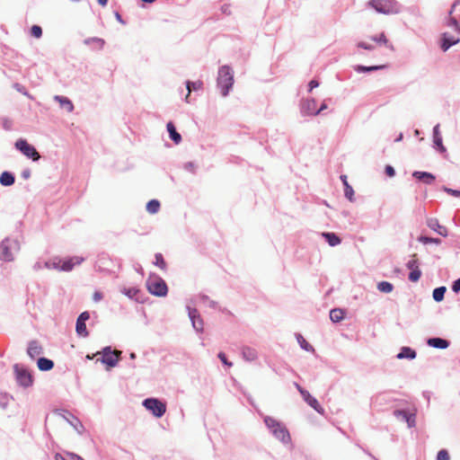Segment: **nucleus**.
<instances>
[{"label":"nucleus","instance_id":"0e129e2a","mask_svg":"<svg viewBox=\"0 0 460 460\" xmlns=\"http://www.w3.org/2000/svg\"><path fill=\"white\" fill-rule=\"evenodd\" d=\"M343 184H344L345 188H347V186H349L348 181H345Z\"/></svg>","mask_w":460,"mask_h":460},{"label":"nucleus","instance_id":"a211bd4d","mask_svg":"<svg viewBox=\"0 0 460 460\" xmlns=\"http://www.w3.org/2000/svg\"><path fill=\"white\" fill-rule=\"evenodd\" d=\"M459 42L458 38L450 36L448 33H444L442 38L441 48L444 51L447 50L451 46Z\"/></svg>","mask_w":460,"mask_h":460},{"label":"nucleus","instance_id":"c85d7f7f","mask_svg":"<svg viewBox=\"0 0 460 460\" xmlns=\"http://www.w3.org/2000/svg\"><path fill=\"white\" fill-rule=\"evenodd\" d=\"M434 143L441 153L446 152V147L442 144V137L439 135L438 125L434 128Z\"/></svg>","mask_w":460,"mask_h":460},{"label":"nucleus","instance_id":"4468645a","mask_svg":"<svg viewBox=\"0 0 460 460\" xmlns=\"http://www.w3.org/2000/svg\"><path fill=\"white\" fill-rule=\"evenodd\" d=\"M412 176L415 179H417L418 181H422L425 184H432L436 180L435 175H433L430 172H427L416 171L412 173Z\"/></svg>","mask_w":460,"mask_h":460},{"label":"nucleus","instance_id":"f257e3e1","mask_svg":"<svg viewBox=\"0 0 460 460\" xmlns=\"http://www.w3.org/2000/svg\"><path fill=\"white\" fill-rule=\"evenodd\" d=\"M357 46L366 50H374L381 46H385L390 51L394 50V45L388 40L384 32L373 36L367 35L365 39L358 42Z\"/></svg>","mask_w":460,"mask_h":460},{"label":"nucleus","instance_id":"9b49d317","mask_svg":"<svg viewBox=\"0 0 460 460\" xmlns=\"http://www.w3.org/2000/svg\"><path fill=\"white\" fill-rule=\"evenodd\" d=\"M84 261L83 257L74 256L68 259H63L62 265L60 267V270L63 271H70L76 265H80Z\"/></svg>","mask_w":460,"mask_h":460},{"label":"nucleus","instance_id":"0eeeda50","mask_svg":"<svg viewBox=\"0 0 460 460\" xmlns=\"http://www.w3.org/2000/svg\"><path fill=\"white\" fill-rule=\"evenodd\" d=\"M15 147L25 156L32 159L33 161H37L40 157L35 147L30 145L25 139H18L15 143Z\"/></svg>","mask_w":460,"mask_h":460},{"label":"nucleus","instance_id":"423d86ee","mask_svg":"<svg viewBox=\"0 0 460 460\" xmlns=\"http://www.w3.org/2000/svg\"><path fill=\"white\" fill-rule=\"evenodd\" d=\"M143 405L150 411L156 418H161L165 411L166 405L155 398H148L143 402Z\"/></svg>","mask_w":460,"mask_h":460},{"label":"nucleus","instance_id":"b1692460","mask_svg":"<svg viewBox=\"0 0 460 460\" xmlns=\"http://www.w3.org/2000/svg\"><path fill=\"white\" fill-rule=\"evenodd\" d=\"M394 414L402 418L408 423L409 427H413L415 425V415L408 414L405 411H395Z\"/></svg>","mask_w":460,"mask_h":460},{"label":"nucleus","instance_id":"5701e85b","mask_svg":"<svg viewBox=\"0 0 460 460\" xmlns=\"http://www.w3.org/2000/svg\"><path fill=\"white\" fill-rule=\"evenodd\" d=\"M203 86V83L200 80L195 81V82H187V90L188 93L185 97V100L187 102H189V98L191 91H198L200 90Z\"/></svg>","mask_w":460,"mask_h":460},{"label":"nucleus","instance_id":"79ce46f5","mask_svg":"<svg viewBox=\"0 0 460 460\" xmlns=\"http://www.w3.org/2000/svg\"><path fill=\"white\" fill-rule=\"evenodd\" d=\"M419 241L424 244H427V243H440V240L439 239H436V238H431V237H427V236H420L419 238Z\"/></svg>","mask_w":460,"mask_h":460},{"label":"nucleus","instance_id":"a878e982","mask_svg":"<svg viewBox=\"0 0 460 460\" xmlns=\"http://www.w3.org/2000/svg\"><path fill=\"white\" fill-rule=\"evenodd\" d=\"M387 66L385 64H381V65H376V66H357L355 67V71L358 72V73H362V72H371V71H376V70H379V69H384Z\"/></svg>","mask_w":460,"mask_h":460},{"label":"nucleus","instance_id":"6ab92c4d","mask_svg":"<svg viewBox=\"0 0 460 460\" xmlns=\"http://www.w3.org/2000/svg\"><path fill=\"white\" fill-rule=\"evenodd\" d=\"M242 355L243 358L247 361H253L258 358L256 349L247 346L242 349Z\"/></svg>","mask_w":460,"mask_h":460},{"label":"nucleus","instance_id":"412c9836","mask_svg":"<svg viewBox=\"0 0 460 460\" xmlns=\"http://www.w3.org/2000/svg\"><path fill=\"white\" fill-rule=\"evenodd\" d=\"M428 344L437 349H447L449 346V342L441 338H430L428 340Z\"/></svg>","mask_w":460,"mask_h":460},{"label":"nucleus","instance_id":"603ef678","mask_svg":"<svg viewBox=\"0 0 460 460\" xmlns=\"http://www.w3.org/2000/svg\"><path fill=\"white\" fill-rule=\"evenodd\" d=\"M90 315H89V313L88 312H84L82 313L79 317L77 318L78 321H81V322H86L88 319H89Z\"/></svg>","mask_w":460,"mask_h":460},{"label":"nucleus","instance_id":"a19ab883","mask_svg":"<svg viewBox=\"0 0 460 460\" xmlns=\"http://www.w3.org/2000/svg\"><path fill=\"white\" fill-rule=\"evenodd\" d=\"M407 268L411 270L419 269L417 254L411 256V259L407 263Z\"/></svg>","mask_w":460,"mask_h":460},{"label":"nucleus","instance_id":"2eb2a0df","mask_svg":"<svg viewBox=\"0 0 460 460\" xmlns=\"http://www.w3.org/2000/svg\"><path fill=\"white\" fill-rule=\"evenodd\" d=\"M189 316L192 322L194 329L201 332L203 330V322L196 309L189 308Z\"/></svg>","mask_w":460,"mask_h":460},{"label":"nucleus","instance_id":"f3484780","mask_svg":"<svg viewBox=\"0 0 460 460\" xmlns=\"http://www.w3.org/2000/svg\"><path fill=\"white\" fill-rule=\"evenodd\" d=\"M27 353L31 358H34L42 353V347L38 341H32L29 343Z\"/></svg>","mask_w":460,"mask_h":460},{"label":"nucleus","instance_id":"338daca9","mask_svg":"<svg viewBox=\"0 0 460 460\" xmlns=\"http://www.w3.org/2000/svg\"><path fill=\"white\" fill-rule=\"evenodd\" d=\"M454 7H455V4L452 6V9L450 10V14L453 13Z\"/></svg>","mask_w":460,"mask_h":460},{"label":"nucleus","instance_id":"5fc2aeb1","mask_svg":"<svg viewBox=\"0 0 460 460\" xmlns=\"http://www.w3.org/2000/svg\"><path fill=\"white\" fill-rule=\"evenodd\" d=\"M67 452H65V455H61L59 453H57L55 455V460H70L69 457L66 456Z\"/></svg>","mask_w":460,"mask_h":460},{"label":"nucleus","instance_id":"680f3d73","mask_svg":"<svg viewBox=\"0 0 460 460\" xmlns=\"http://www.w3.org/2000/svg\"><path fill=\"white\" fill-rule=\"evenodd\" d=\"M324 109H326V104H324V103H323V104L321 106V108H320V109H318L317 111H320V112H321V111H322L323 110H324Z\"/></svg>","mask_w":460,"mask_h":460},{"label":"nucleus","instance_id":"8fccbe9b","mask_svg":"<svg viewBox=\"0 0 460 460\" xmlns=\"http://www.w3.org/2000/svg\"><path fill=\"white\" fill-rule=\"evenodd\" d=\"M449 26L454 27L456 31L460 32V25L455 18L450 19Z\"/></svg>","mask_w":460,"mask_h":460},{"label":"nucleus","instance_id":"7c9ffc66","mask_svg":"<svg viewBox=\"0 0 460 460\" xmlns=\"http://www.w3.org/2000/svg\"><path fill=\"white\" fill-rule=\"evenodd\" d=\"M161 204L157 199H151L147 202L146 208L149 214H156L160 209Z\"/></svg>","mask_w":460,"mask_h":460},{"label":"nucleus","instance_id":"aec40b11","mask_svg":"<svg viewBox=\"0 0 460 460\" xmlns=\"http://www.w3.org/2000/svg\"><path fill=\"white\" fill-rule=\"evenodd\" d=\"M54 99L59 102L60 107L65 109L67 112H72L74 110V105L72 102L64 96L56 95Z\"/></svg>","mask_w":460,"mask_h":460},{"label":"nucleus","instance_id":"e2e57ef3","mask_svg":"<svg viewBox=\"0 0 460 460\" xmlns=\"http://www.w3.org/2000/svg\"><path fill=\"white\" fill-rule=\"evenodd\" d=\"M341 180H342L343 183H344L345 181H347V176L343 175V176H341Z\"/></svg>","mask_w":460,"mask_h":460},{"label":"nucleus","instance_id":"4d7b16f0","mask_svg":"<svg viewBox=\"0 0 460 460\" xmlns=\"http://www.w3.org/2000/svg\"><path fill=\"white\" fill-rule=\"evenodd\" d=\"M318 85H319V84H318V82L316 80H312L309 83L310 91L313 90L314 88L317 87Z\"/></svg>","mask_w":460,"mask_h":460},{"label":"nucleus","instance_id":"37998d69","mask_svg":"<svg viewBox=\"0 0 460 460\" xmlns=\"http://www.w3.org/2000/svg\"><path fill=\"white\" fill-rule=\"evenodd\" d=\"M139 290L137 288H129L125 289L124 294L130 298H134L138 294Z\"/></svg>","mask_w":460,"mask_h":460},{"label":"nucleus","instance_id":"052dcab7","mask_svg":"<svg viewBox=\"0 0 460 460\" xmlns=\"http://www.w3.org/2000/svg\"><path fill=\"white\" fill-rule=\"evenodd\" d=\"M100 354H101V352H97V353L93 354V356L87 355V356H86V358H88V359H92V358H93L94 357H96V356H98V355H100Z\"/></svg>","mask_w":460,"mask_h":460},{"label":"nucleus","instance_id":"39448f33","mask_svg":"<svg viewBox=\"0 0 460 460\" xmlns=\"http://www.w3.org/2000/svg\"><path fill=\"white\" fill-rule=\"evenodd\" d=\"M101 354L102 358H98L96 362L101 361L102 364L107 366L108 369H110L118 364L121 351L117 349L111 350L110 347H106Z\"/></svg>","mask_w":460,"mask_h":460},{"label":"nucleus","instance_id":"473e14b6","mask_svg":"<svg viewBox=\"0 0 460 460\" xmlns=\"http://www.w3.org/2000/svg\"><path fill=\"white\" fill-rule=\"evenodd\" d=\"M63 259L60 258H54L51 261H49L45 263V266L48 269H55L60 270V267L62 265Z\"/></svg>","mask_w":460,"mask_h":460},{"label":"nucleus","instance_id":"cd10ccee","mask_svg":"<svg viewBox=\"0 0 460 460\" xmlns=\"http://www.w3.org/2000/svg\"><path fill=\"white\" fill-rule=\"evenodd\" d=\"M416 357L415 350L409 347H402L400 353L397 355L398 358H410L412 359Z\"/></svg>","mask_w":460,"mask_h":460},{"label":"nucleus","instance_id":"2f4dec72","mask_svg":"<svg viewBox=\"0 0 460 460\" xmlns=\"http://www.w3.org/2000/svg\"><path fill=\"white\" fill-rule=\"evenodd\" d=\"M344 318V311L340 308H335L330 312V319L333 323H339Z\"/></svg>","mask_w":460,"mask_h":460},{"label":"nucleus","instance_id":"3c124183","mask_svg":"<svg viewBox=\"0 0 460 460\" xmlns=\"http://www.w3.org/2000/svg\"><path fill=\"white\" fill-rule=\"evenodd\" d=\"M385 173H386L389 177H393V176H394V174H395V171H394V167H393V166H391V165H386V166H385Z\"/></svg>","mask_w":460,"mask_h":460},{"label":"nucleus","instance_id":"09e8293b","mask_svg":"<svg viewBox=\"0 0 460 460\" xmlns=\"http://www.w3.org/2000/svg\"><path fill=\"white\" fill-rule=\"evenodd\" d=\"M218 358L222 361L223 364H225V365H226L228 367L232 366V363L227 360L226 356V354L224 352H219L218 353Z\"/></svg>","mask_w":460,"mask_h":460},{"label":"nucleus","instance_id":"20e7f679","mask_svg":"<svg viewBox=\"0 0 460 460\" xmlns=\"http://www.w3.org/2000/svg\"><path fill=\"white\" fill-rule=\"evenodd\" d=\"M146 288L151 294L156 296H164L168 291L165 281L157 276L150 277L147 279Z\"/></svg>","mask_w":460,"mask_h":460},{"label":"nucleus","instance_id":"1a4fd4ad","mask_svg":"<svg viewBox=\"0 0 460 460\" xmlns=\"http://www.w3.org/2000/svg\"><path fill=\"white\" fill-rule=\"evenodd\" d=\"M0 259L5 261H11L13 260L12 243L8 240L3 241L0 245Z\"/></svg>","mask_w":460,"mask_h":460},{"label":"nucleus","instance_id":"4be33fe9","mask_svg":"<svg viewBox=\"0 0 460 460\" xmlns=\"http://www.w3.org/2000/svg\"><path fill=\"white\" fill-rule=\"evenodd\" d=\"M166 127H167V130H168V132H169V134H170V137L172 138V140L176 145L180 144V143H181V135L176 131V128H175V127H174L173 123L170 121V122H168V123H167V126H166Z\"/></svg>","mask_w":460,"mask_h":460},{"label":"nucleus","instance_id":"58836bf2","mask_svg":"<svg viewBox=\"0 0 460 460\" xmlns=\"http://www.w3.org/2000/svg\"><path fill=\"white\" fill-rule=\"evenodd\" d=\"M421 276L420 269L411 270L409 274V279L412 282H417Z\"/></svg>","mask_w":460,"mask_h":460},{"label":"nucleus","instance_id":"ea45409f","mask_svg":"<svg viewBox=\"0 0 460 460\" xmlns=\"http://www.w3.org/2000/svg\"><path fill=\"white\" fill-rule=\"evenodd\" d=\"M31 35L36 39H39L42 35V29L39 25H32L31 28Z\"/></svg>","mask_w":460,"mask_h":460},{"label":"nucleus","instance_id":"f03ea898","mask_svg":"<svg viewBox=\"0 0 460 460\" xmlns=\"http://www.w3.org/2000/svg\"><path fill=\"white\" fill-rule=\"evenodd\" d=\"M264 422L277 439L284 443L289 442L290 435L286 427H284L279 421L272 417L266 416L264 418Z\"/></svg>","mask_w":460,"mask_h":460},{"label":"nucleus","instance_id":"c03bdc74","mask_svg":"<svg viewBox=\"0 0 460 460\" xmlns=\"http://www.w3.org/2000/svg\"><path fill=\"white\" fill-rule=\"evenodd\" d=\"M450 456L448 452L446 449H441L438 451L437 456V460H449Z\"/></svg>","mask_w":460,"mask_h":460},{"label":"nucleus","instance_id":"864d4df0","mask_svg":"<svg viewBox=\"0 0 460 460\" xmlns=\"http://www.w3.org/2000/svg\"><path fill=\"white\" fill-rule=\"evenodd\" d=\"M452 289L456 293H458L460 291V278L454 282Z\"/></svg>","mask_w":460,"mask_h":460},{"label":"nucleus","instance_id":"4c0bfd02","mask_svg":"<svg viewBox=\"0 0 460 460\" xmlns=\"http://www.w3.org/2000/svg\"><path fill=\"white\" fill-rule=\"evenodd\" d=\"M155 265L159 267L161 270H164L166 269V262L161 253H156L155 255Z\"/></svg>","mask_w":460,"mask_h":460},{"label":"nucleus","instance_id":"f704fd0d","mask_svg":"<svg viewBox=\"0 0 460 460\" xmlns=\"http://www.w3.org/2000/svg\"><path fill=\"white\" fill-rule=\"evenodd\" d=\"M377 288L380 292L390 293L394 289V286L388 281H381L377 284Z\"/></svg>","mask_w":460,"mask_h":460},{"label":"nucleus","instance_id":"49530a36","mask_svg":"<svg viewBox=\"0 0 460 460\" xmlns=\"http://www.w3.org/2000/svg\"><path fill=\"white\" fill-rule=\"evenodd\" d=\"M443 190L451 196H454L456 198H460V190H453V189H450L447 187H443Z\"/></svg>","mask_w":460,"mask_h":460},{"label":"nucleus","instance_id":"bb28decb","mask_svg":"<svg viewBox=\"0 0 460 460\" xmlns=\"http://www.w3.org/2000/svg\"><path fill=\"white\" fill-rule=\"evenodd\" d=\"M322 235L325 238L331 246H336L341 242V238L334 233H323Z\"/></svg>","mask_w":460,"mask_h":460},{"label":"nucleus","instance_id":"69168bd1","mask_svg":"<svg viewBox=\"0 0 460 460\" xmlns=\"http://www.w3.org/2000/svg\"><path fill=\"white\" fill-rule=\"evenodd\" d=\"M135 357H136V356H135V354H134V353H131V354H130V358H135Z\"/></svg>","mask_w":460,"mask_h":460},{"label":"nucleus","instance_id":"393cba45","mask_svg":"<svg viewBox=\"0 0 460 460\" xmlns=\"http://www.w3.org/2000/svg\"><path fill=\"white\" fill-rule=\"evenodd\" d=\"M38 367L42 371H48L53 368L54 363L52 360L46 358H40L38 359Z\"/></svg>","mask_w":460,"mask_h":460},{"label":"nucleus","instance_id":"ddd939ff","mask_svg":"<svg viewBox=\"0 0 460 460\" xmlns=\"http://www.w3.org/2000/svg\"><path fill=\"white\" fill-rule=\"evenodd\" d=\"M302 112L305 115H317L320 111H317L314 100H305L302 104Z\"/></svg>","mask_w":460,"mask_h":460},{"label":"nucleus","instance_id":"7ed1b4c3","mask_svg":"<svg viewBox=\"0 0 460 460\" xmlns=\"http://www.w3.org/2000/svg\"><path fill=\"white\" fill-rule=\"evenodd\" d=\"M234 84V76L232 69L227 66H222L218 71L217 85L221 90L223 96H226Z\"/></svg>","mask_w":460,"mask_h":460},{"label":"nucleus","instance_id":"e433bc0d","mask_svg":"<svg viewBox=\"0 0 460 460\" xmlns=\"http://www.w3.org/2000/svg\"><path fill=\"white\" fill-rule=\"evenodd\" d=\"M76 332L78 335L85 337L88 335V332L86 330V325L84 322L76 321Z\"/></svg>","mask_w":460,"mask_h":460},{"label":"nucleus","instance_id":"bf43d9fd","mask_svg":"<svg viewBox=\"0 0 460 460\" xmlns=\"http://www.w3.org/2000/svg\"><path fill=\"white\" fill-rule=\"evenodd\" d=\"M99 4L102 6H105L108 3V0H98Z\"/></svg>","mask_w":460,"mask_h":460},{"label":"nucleus","instance_id":"a18cd8bd","mask_svg":"<svg viewBox=\"0 0 460 460\" xmlns=\"http://www.w3.org/2000/svg\"><path fill=\"white\" fill-rule=\"evenodd\" d=\"M221 12L226 15H231L232 14V4L227 3L224 4L221 6Z\"/></svg>","mask_w":460,"mask_h":460},{"label":"nucleus","instance_id":"13d9d810","mask_svg":"<svg viewBox=\"0 0 460 460\" xmlns=\"http://www.w3.org/2000/svg\"><path fill=\"white\" fill-rule=\"evenodd\" d=\"M93 40L96 41L100 46L104 45V40L101 39H93Z\"/></svg>","mask_w":460,"mask_h":460},{"label":"nucleus","instance_id":"dca6fc26","mask_svg":"<svg viewBox=\"0 0 460 460\" xmlns=\"http://www.w3.org/2000/svg\"><path fill=\"white\" fill-rule=\"evenodd\" d=\"M16 378L18 383L23 386H29L32 382L31 374L24 369H18L16 371Z\"/></svg>","mask_w":460,"mask_h":460},{"label":"nucleus","instance_id":"9d476101","mask_svg":"<svg viewBox=\"0 0 460 460\" xmlns=\"http://www.w3.org/2000/svg\"><path fill=\"white\" fill-rule=\"evenodd\" d=\"M369 5L382 13H387L391 9L390 0H370Z\"/></svg>","mask_w":460,"mask_h":460},{"label":"nucleus","instance_id":"c756f323","mask_svg":"<svg viewBox=\"0 0 460 460\" xmlns=\"http://www.w3.org/2000/svg\"><path fill=\"white\" fill-rule=\"evenodd\" d=\"M0 183L4 186H11L14 183V176L8 172H4L0 175Z\"/></svg>","mask_w":460,"mask_h":460},{"label":"nucleus","instance_id":"c9c22d12","mask_svg":"<svg viewBox=\"0 0 460 460\" xmlns=\"http://www.w3.org/2000/svg\"><path fill=\"white\" fill-rule=\"evenodd\" d=\"M296 339L302 349L306 351H314L313 346L310 345L301 334H297Z\"/></svg>","mask_w":460,"mask_h":460},{"label":"nucleus","instance_id":"de8ad7c7","mask_svg":"<svg viewBox=\"0 0 460 460\" xmlns=\"http://www.w3.org/2000/svg\"><path fill=\"white\" fill-rule=\"evenodd\" d=\"M345 196L347 199H349L350 201L353 200V195H354V190L352 189L351 186H347V188H345Z\"/></svg>","mask_w":460,"mask_h":460},{"label":"nucleus","instance_id":"6e6d98bb","mask_svg":"<svg viewBox=\"0 0 460 460\" xmlns=\"http://www.w3.org/2000/svg\"><path fill=\"white\" fill-rule=\"evenodd\" d=\"M102 298V293H100V292H95V293L93 294V300H94L95 302L100 301Z\"/></svg>","mask_w":460,"mask_h":460},{"label":"nucleus","instance_id":"72a5a7b5","mask_svg":"<svg viewBox=\"0 0 460 460\" xmlns=\"http://www.w3.org/2000/svg\"><path fill=\"white\" fill-rule=\"evenodd\" d=\"M447 291L445 287H439L433 290V298L437 302H440L444 299V295Z\"/></svg>","mask_w":460,"mask_h":460},{"label":"nucleus","instance_id":"f8f14e48","mask_svg":"<svg viewBox=\"0 0 460 460\" xmlns=\"http://www.w3.org/2000/svg\"><path fill=\"white\" fill-rule=\"evenodd\" d=\"M428 226L438 234L446 237L448 234L447 228L441 226L437 218H429L427 221Z\"/></svg>","mask_w":460,"mask_h":460},{"label":"nucleus","instance_id":"6e6552de","mask_svg":"<svg viewBox=\"0 0 460 460\" xmlns=\"http://www.w3.org/2000/svg\"><path fill=\"white\" fill-rule=\"evenodd\" d=\"M296 387L299 391L300 394L302 395L303 399L317 412L323 413V409L318 402V401L310 394V393L306 390H305L301 385L298 384H296Z\"/></svg>","mask_w":460,"mask_h":460}]
</instances>
